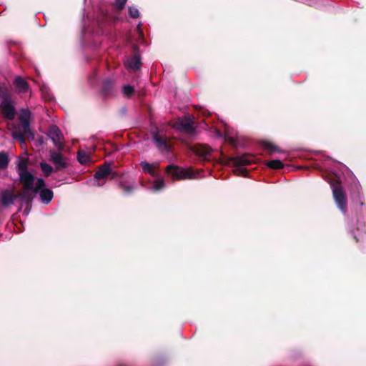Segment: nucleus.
<instances>
[{
  "label": "nucleus",
  "instance_id": "obj_24",
  "mask_svg": "<svg viewBox=\"0 0 366 366\" xmlns=\"http://www.w3.org/2000/svg\"><path fill=\"white\" fill-rule=\"evenodd\" d=\"M112 81L111 80H107L103 86L104 92H107L108 89L112 86Z\"/></svg>",
  "mask_w": 366,
  "mask_h": 366
},
{
  "label": "nucleus",
  "instance_id": "obj_17",
  "mask_svg": "<svg viewBox=\"0 0 366 366\" xmlns=\"http://www.w3.org/2000/svg\"><path fill=\"white\" fill-rule=\"evenodd\" d=\"M265 164L272 169H282L284 167V164L280 160H271L266 162Z\"/></svg>",
  "mask_w": 366,
  "mask_h": 366
},
{
  "label": "nucleus",
  "instance_id": "obj_3",
  "mask_svg": "<svg viewBox=\"0 0 366 366\" xmlns=\"http://www.w3.org/2000/svg\"><path fill=\"white\" fill-rule=\"evenodd\" d=\"M331 187L332 188L333 197L337 207L342 213H346L347 198L342 188L340 185L335 184H331Z\"/></svg>",
  "mask_w": 366,
  "mask_h": 366
},
{
  "label": "nucleus",
  "instance_id": "obj_4",
  "mask_svg": "<svg viewBox=\"0 0 366 366\" xmlns=\"http://www.w3.org/2000/svg\"><path fill=\"white\" fill-rule=\"evenodd\" d=\"M167 172L172 177L178 179H194L196 175L190 169H184L170 164L167 167Z\"/></svg>",
  "mask_w": 366,
  "mask_h": 366
},
{
  "label": "nucleus",
  "instance_id": "obj_27",
  "mask_svg": "<svg viewBox=\"0 0 366 366\" xmlns=\"http://www.w3.org/2000/svg\"><path fill=\"white\" fill-rule=\"evenodd\" d=\"M121 187L124 189L126 193H129L131 191L134 189L133 186H124L123 184H121Z\"/></svg>",
  "mask_w": 366,
  "mask_h": 366
},
{
  "label": "nucleus",
  "instance_id": "obj_9",
  "mask_svg": "<svg viewBox=\"0 0 366 366\" xmlns=\"http://www.w3.org/2000/svg\"><path fill=\"white\" fill-rule=\"evenodd\" d=\"M112 168L110 164H104L102 166L99 170L95 173L94 177L98 181H101L102 179H106L107 177L111 174Z\"/></svg>",
  "mask_w": 366,
  "mask_h": 366
},
{
  "label": "nucleus",
  "instance_id": "obj_25",
  "mask_svg": "<svg viewBox=\"0 0 366 366\" xmlns=\"http://www.w3.org/2000/svg\"><path fill=\"white\" fill-rule=\"evenodd\" d=\"M190 127H191V123L189 122H183L182 120L181 121L179 128L184 129H189Z\"/></svg>",
  "mask_w": 366,
  "mask_h": 366
},
{
  "label": "nucleus",
  "instance_id": "obj_28",
  "mask_svg": "<svg viewBox=\"0 0 366 366\" xmlns=\"http://www.w3.org/2000/svg\"><path fill=\"white\" fill-rule=\"evenodd\" d=\"M235 172L238 174V175H244V174L246 173V171L243 168H238L235 170Z\"/></svg>",
  "mask_w": 366,
  "mask_h": 366
},
{
  "label": "nucleus",
  "instance_id": "obj_16",
  "mask_svg": "<svg viewBox=\"0 0 366 366\" xmlns=\"http://www.w3.org/2000/svg\"><path fill=\"white\" fill-rule=\"evenodd\" d=\"M77 159L81 164H86L91 162L90 156L84 151L78 152Z\"/></svg>",
  "mask_w": 366,
  "mask_h": 366
},
{
  "label": "nucleus",
  "instance_id": "obj_6",
  "mask_svg": "<svg viewBox=\"0 0 366 366\" xmlns=\"http://www.w3.org/2000/svg\"><path fill=\"white\" fill-rule=\"evenodd\" d=\"M48 136L58 149H61L64 145V137L60 129L55 125L49 130Z\"/></svg>",
  "mask_w": 366,
  "mask_h": 366
},
{
  "label": "nucleus",
  "instance_id": "obj_12",
  "mask_svg": "<svg viewBox=\"0 0 366 366\" xmlns=\"http://www.w3.org/2000/svg\"><path fill=\"white\" fill-rule=\"evenodd\" d=\"M194 152L199 157H206L211 154L212 149L208 146L199 144L194 146Z\"/></svg>",
  "mask_w": 366,
  "mask_h": 366
},
{
  "label": "nucleus",
  "instance_id": "obj_19",
  "mask_svg": "<svg viewBox=\"0 0 366 366\" xmlns=\"http://www.w3.org/2000/svg\"><path fill=\"white\" fill-rule=\"evenodd\" d=\"M40 167L46 177H48L54 170L52 167L45 162H41Z\"/></svg>",
  "mask_w": 366,
  "mask_h": 366
},
{
  "label": "nucleus",
  "instance_id": "obj_10",
  "mask_svg": "<svg viewBox=\"0 0 366 366\" xmlns=\"http://www.w3.org/2000/svg\"><path fill=\"white\" fill-rule=\"evenodd\" d=\"M16 196L6 190L0 194V202L4 206H9L14 203Z\"/></svg>",
  "mask_w": 366,
  "mask_h": 366
},
{
  "label": "nucleus",
  "instance_id": "obj_18",
  "mask_svg": "<svg viewBox=\"0 0 366 366\" xmlns=\"http://www.w3.org/2000/svg\"><path fill=\"white\" fill-rule=\"evenodd\" d=\"M165 186L164 182L162 179H156L152 184V189L157 192L163 189Z\"/></svg>",
  "mask_w": 366,
  "mask_h": 366
},
{
  "label": "nucleus",
  "instance_id": "obj_15",
  "mask_svg": "<svg viewBox=\"0 0 366 366\" xmlns=\"http://www.w3.org/2000/svg\"><path fill=\"white\" fill-rule=\"evenodd\" d=\"M140 164L142 166L143 172L149 173L152 177H156L157 175L156 172L153 169V167L154 166H157V164H149L147 162H142Z\"/></svg>",
  "mask_w": 366,
  "mask_h": 366
},
{
  "label": "nucleus",
  "instance_id": "obj_30",
  "mask_svg": "<svg viewBox=\"0 0 366 366\" xmlns=\"http://www.w3.org/2000/svg\"><path fill=\"white\" fill-rule=\"evenodd\" d=\"M104 182H104L103 183H100V182H98V185H99V186H101V185H102Z\"/></svg>",
  "mask_w": 366,
  "mask_h": 366
},
{
  "label": "nucleus",
  "instance_id": "obj_2",
  "mask_svg": "<svg viewBox=\"0 0 366 366\" xmlns=\"http://www.w3.org/2000/svg\"><path fill=\"white\" fill-rule=\"evenodd\" d=\"M31 112L27 109H21L19 114L20 124L14 132V136L21 142H24L25 137L31 134L30 129Z\"/></svg>",
  "mask_w": 366,
  "mask_h": 366
},
{
  "label": "nucleus",
  "instance_id": "obj_20",
  "mask_svg": "<svg viewBox=\"0 0 366 366\" xmlns=\"http://www.w3.org/2000/svg\"><path fill=\"white\" fill-rule=\"evenodd\" d=\"M9 158L6 153L0 152V169H5L8 166Z\"/></svg>",
  "mask_w": 366,
  "mask_h": 366
},
{
  "label": "nucleus",
  "instance_id": "obj_29",
  "mask_svg": "<svg viewBox=\"0 0 366 366\" xmlns=\"http://www.w3.org/2000/svg\"><path fill=\"white\" fill-rule=\"evenodd\" d=\"M229 140L231 142H234V139L233 137H229Z\"/></svg>",
  "mask_w": 366,
  "mask_h": 366
},
{
  "label": "nucleus",
  "instance_id": "obj_7",
  "mask_svg": "<svg viewBox=\"0 0 366 366\" xmlns=\"http://www.w3.org/2000/svg\"><path fill=\"white\" fill-rule=\"evenodd\" d=\"M153 141L155 147L159 152L163 155H167L170 152L166 138L163 137L158 133L153 134Z\"/></svg>",
  "mask_w": 366,
  "mask_h": 366
},
{
  "label": "nucleus",
  "instance_id": "obj_5",
  "mask_svg": "<svg viewBox=\"0 0 366 366\" xmlns=\"http://www.w3.org/2000/svg\"><path fill=\"white\" fill-rule=\"evenodd\" d=\"M1 110L4 116L8 119H13L15 117L14 105L11 99L8 96H4L0 105Z\"/></svg>",
  "mask_w": 366,
  "mask_h": 366
},
{
  "label": "nucleus",
  "instance_id": "obj_8",
  "mask_svg": "<svg viewBox=\"0 0 366 366\" xmlns=\"http://www.w3.org/2000/svg\"><path fill=\"white\" fill-rule=\"evenodd\" d=\"M50 159L55 164L57 169L67 166L65 159L59 152H51Z\"/></svg>",
  "mask_w": 366,
  "mask_h": 366
},
{
  "label": "nucleus",
  "instance_id": "obj_21",
  "mask_svg": "<svg viewBox=\"0 0 366 366\" xmlns=\"http://www.w3.org/2000/svg\"><path fill=\"white\" fill-rule=\"evenodd\" d=\"M129 14L132 18H137L139 16V10L134 6L129 7Z\"/></svg>",
  "mask_w": 366,
  "mask_h": 366
},
{
  "label": "nucleus",
  "instance_id": "obj_13",
  "mask_svg": "<svg viewBox=\"0 0 366 366\" xmlns=\"http://www.w3.org/2000/svg\"><path fill=\"white\" fill-rule=\"evenodd\" d=\"M125 65L129 69L137 70L139 69L141 65V58L139 55H134L132 58L129 59L125 62Z\"/></svg>",
  "mask_w": 366,
  "mask_h": 366
},
{
  "label": "nucleus",
  "instance_id": "obj_26",
  "mask_svg": "<svg viewBox=\"0 0 366 366\" xmlns=\"http://www.w3.org/2000/svg\"><path fill=\"white\" fill-rule=\"evenodd\" d=\"M265 147H266L267 149H268L272 150V152H276V151H277V148L275 146H274V145H272V144H270V143H266V144H265Z\"/></svg>",
  "mask_w": 366,
  "mask_h": 366
},
{
  "label": "nucleus",
  "instance_id": "obj_22",
  "mask_svg": "<svg viewBox=\"0 0 366 366\" xmlns=\"http://www.w3.org/2000/svg\"><path fill=\"white\" fill-rule=\"evenodd\" d=\"M134 92V88L129 85L123 87V93L125 96H130Z\"/></svg>",
  "mask_w": 366,
  "mask_h": 366
},
{
  "label": "nucleus",
  "instance_id": "obj_23",
  "mask_svg": "<svg viewBox=\"0 0 366 366\" xmlns=\"http://www.w3.org/2000/svg\"><path fill=\"white\" fill-rule=\"evenodd\" d=\"M127 0H115L114 4L117 8L122 9L124 6Z\"/></svg>",
  "mask_w": 366,
  "mask_h": 366
},
{
  "label": "nucleus",
  "instance_id": "obj_11",
  "mask_svg": "<svg viewBox=\"0 0 366 366\" xmlns=\"http://www.w3.org/2000/svg\"><path fill=\"white\" fill-rule=\"evenodd\" d=\"M14 84L19 93H26L29 91V85L27 82L20 76L15 78Z\"/></svg>",
  "mask_w": 366,
  "mask_h": 366
},
{
  "label": "nucleus",
  "instance_id": "obj_14",
  "mask_svg": "<svg viewBox=\"0 0 366 366\" xmlns=\"http://www.w3.org/2000/svg\"><path fill=\"white\" fill-rule=\"evenodd\" d=\"M253 160L254 159L252 157L247 154H244L235 158L234 164L236 165H247L252 164Z\"/></svg>",
  "mask_w": 366,
  "mask_h": 366
},
{
  "label": "nucleus",
  "instance_id": "obj_1",
  "mask_svg": "<svg viewBox=\"0 0 366 366\" xmlns=\"http://www.w3.org/2000/svg\"><path fill=\"white\" fill-rule=\"evenodd\" d=\"M19 179L24 189L33 191L35 193L39 192L40 199L42 202L47 204L53 198V192L44 188L45 182L41 178H38L35 181L34 176L26 169V164L24 161H20L17 165Z\"/></svg>",
  "mask_w": 366,
  "mask_h": 366
}]
</instances>
